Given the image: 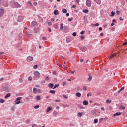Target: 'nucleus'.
<instances>
[{
	"mask_svg": "<svg viewBox=\"0 0 127 127\" xmlns=\"http://www.w3.org/2000/svg\"><path fill=\"white\" fill-rule=\"evenodd\" d=\"M0 3H2L3 6L5 7H7L8 6V3H7V0H0Z\"/></svg>",
	"mask_w": 127,
	"mask_h": 127,
	"instance_id": "nucleus-1",
	"label": "nucleus"
},
{
	"mask_svg": "<svg viewBox=\"0 0 127 127\" xmlns=\"http://www.w3.org/2000/svg\"><path fill=\"white\" fill-rule=\"evenodd\" d=\"M34 75L37 78V79H39V78H40L41 74L38 71H34Z\"/></svg>",
	"mask_w": 127,
	"mask_h": 127,
	"instance_id": "nucleus-2",
	"label": "nucleus"
},
{
	"mask_svg": "<svg viewBox=\"0 0 127 127\" xmlns=\"http://www.w3.org/2000/svg\"><path fill=\"white\" fill-rule=\"evenodd\" d=\"M21 100V97H18L15 100V105H18L19 104H20L21 103V101H20Z\"/></svg>",
	"mask_w": 127,
	"mask_h": 127,
	"instance_id": "nucleus-3",
	"label": "nucleus"
},
{
	"mask_svg": "<svg viewBox=\"0 0 127 127\" xmlns=\"http://www.w3.org/2000/svg\"><path fill=\"white\" fill-rule=\"evenodd\" d=\"M86 4L88 7H91V6L92 5V2H91V0H87L86 2Z\"/></svg>",
	"mask_w": 127,
	"mask_h": 127,
	"instance_id": "nucleus-4",
	"label": "nucleus"
},
{
	"mask_svg": "<svg viewBox=\"0 0 127 127\" xmlns=\"http://www.w3.org/2000/svg\"><path fill=\"white\" fill-rule=\"evenodd\" d=\"M14 5L16 8H20V7H21V5L19 4L17 2H15L14 3Z\"/></svg>",
	"mask_w": 127,
	"mask_h": 127,
	"instance_id": "nucleus-5",
	"label": "nucleus"
},
{
	"mask_svg": "<svg viewBox=\"0 0 127 127\" xmlns=\"http://www.w3.org/2000/svg\"><path fill=\"white\" fill-rule=\"evenodd\" d=\"M32 60H33V57L28 56L27 58V61H28V62H30V61H32Z\"/></svg>",
	"mask_w": 127,
	"mask_h": 127,
	"instance_id": "nucleus-6",
	"label": "nucleus"
},
{
	"mask_svg": "<svg viewBox=\"0 0 127 127\" xmlns=\"http://www.w3.org/2000/svg\"><path fill=\"white\" fill-rule=\"evenodd\" d=\"M3 14H4V10L2 8H0V16H3Z\"/></svg>",
	"mask_w": 127,
	"mask_h": 127,
	"instance_id": "nucleus-7",
	"label": "nucleus"
},
{
	"mask_svg": "<svg viewBox=\"0 0 127 127\" xmlns=\"http://www.w3.org/2000/svg\"><path fill=\"white\" fill-rule=\"evenodd\" d=\"M17 20H18V21H19V22L22 21V20H23V16H19Z\"/></svg>",
	"mask_w": 127,
	"mask_h": 127,
	"instance_id": "nucleus-8",
	"label": "nucleus"
},
{
	"mask_svg": "<svg viewBox=\"0 0 127 127\" xmlns=\"http://www.w3.org/2000/svg\"><path fill=\"white\" fill-rule=\"evenodd\" d=\"M36 25H37V22L33 21L31 23V26H36Z\"/></svg>",
	"mask_w": 127,
	"mask_h": 127,
	"instance_id": "nucleus-9",
	"label": "nucleus"
},
{
	"mask_svg": "<svg viewBox=\"0 0 127 127\" xmlns=\"http://www.w3.org/2000/svg\"><path fill=\"white\" fill-rule=\"evenodd\" d=\"M82 104L84 106H88V105H89V102L87 100H84L83 101Z\"/></svg>",
	"mask_w": 127,
	"mask_h": 127,
	"instance_id": "nucleus-10",
	"label": "nucleus"
},
{
	"mask_svg": "<svg viewBox=\"0 0 127 127\" xmlns=\"http://www.w3.org/2000/svg\"><path fill=\"white\" fill-rule=\"evenodd\" d=\"M39 30V28L38 27H36L35 28H34V31L35 32V33H37V32H38Z\"/></svg>",
	"mask_w": 127,
	"mask_h": 127,
	"instance_id": "nucleus-11",
	"label": "nucleus"
},
{
	"mask_svg": "<svg viewBox=\"0 0 127 127\" xmlns=\"http://www.w3.org/2000/svg\"><path fill=\"white\" fill-rule=\"evenodd\" d=\"M51 110H52V107L51 106L48 107L47 108V113H49V111H51Z\"/></svg>",
	"mask_w": 127,
	"mask_h": 127,
	"instance_id": "nucleus-12",
	"label": "nucleus"
},
{
	"mask_svg": "<svg viewBox=\"0 0 127 127\" xmlns=\"http://www.w3.org/2000/svg\"><path fill=\"white\" fill-rule=\"evenodd\" d=\"M121 115H122L121 112H116L114 114V117H116V116H121Z\"/></svg>",
	"mask_w": 127,
	"mask_h": 127,
	"instance_id": "nucleus-13",
	"label": "nucleus"
},
{
	"mask_svg": "<svg viewBox=\"0 0 127 127\" xmlns=\"http://www.w3.org/2000/svg\"><path fill=\"white\" fill-rule=\"evenodd\" d=\"M88 76L89 77L88 78V81H89V82H91L93 78L92 77V76H91V74H88Z\"/></svg>",
	"mask_w": 127,
	"mask_h": 127,
	"instance_id": "nucleus-14",
	"label": "nucleus"
},
{
	"mask_svg": "<svg viewBox=\"0 0 127 127\" xmlns=\"http://www.w3.org/2000/svg\"><path fill=\"white\" fill-rule=\"evenodd\" d=\"M76 97H78V98H80L82 96V94L80 92H77L76 93Z\"/></svg>",
	"mask_w": 127,
	"mask_h": 127,
	"instance_id": "nucleus-15",
	"label": "nucleus"
},
{
	"mask_svg": "<svg viewBox=\"0 0 127 127\" xmlns=\"http://www.w3.org/2000/svg\"><path fill=\"white\" fill-rule=\"evenodd\" d=\"M54 14H55V15H58L59 13H58V10H55L54 11Z\"/></svg>",
	"mask_w": 127,
	"mask_h": 127,
	"instance_id": "nucleus-16",
	"label": "nucleus"
},
{
	"mask_svg": "<svg viewBox=\"0 0 127 127\" xmlns=\"http://www.w3.org/2000/svg\"><path fill=\"white\" fill-rule=\"evenodd\" d=\"M33 96L31 95H29V96L26 97V100H31L32 99Z\"/></svg>",
	"mask_w": 127,
	"mask_h": 127,
	"instance_id": "nucleus-17",
	"label": "nucleus"
},
{
	"mask_svg": "<svg viewBox=\"0 0 127 127\" xmlns=\"http://www.w3.org/2000/svg\"><path fill=\"white\" fill-rule=\"evenodd\" d=\"M97 4H101V0H94Z\"/></svg>",
	"mask_w": 127,
	"mask_h": 127,
	"instance_id": "nucleus-18",
	"label": "nucleus"
},
{
	"mask_svg": "<svg viewBox=\"0 0 127 127\" xmlns=\"http://www.w3.org/2000/svg\"><path fill=\"white\" fill-rule=\"evenodd\" d=\"M34 94H36L37 93V89L36 88H34L33 89Z\"/></svg>",
	"mask_w": 127,
	"mask_h": 127,
	"instance_id": "nucleus-19",
	"label": "nucleus"
},
{
	"mask_svg": "<svg viewBox=\"0 0 127 127\" xmlns=\"http://www.w3.org/2000/svg\"><path fill=\"white\" fill-rule=\"evenodd\" d=\"M62 11L63 13H67V11L66 10V9H63L62 10Z\"/></svg>",
	"mask_w": 127,
	"mask_h": 127,
	"instance_id": "nucleus-20",
	"label": "nucleus"
},
{
	"mask_svg": "<svg viewBox=\"0 0 127 127\" xmlns=\"http://www.w3.org/2000/svg\"><path fill=\"white\" fill-rule=\"evenodd\" d=\"M11 95L10 93H8L5 96V99H7V98H9L10 97Z\"/></svg>",
	"mask_w": 127,
	"mask_h": 127,
	"instance_id": "nucleus-21",
	"label": "nucleus"
},
{
	"mask_svg": "<svg viewBox=\"0 0 127 127\" xmlns=\"http://www.w3.org/2000/svg\"><path fill=\"white\" fill-rule=\"evenodd\" d=\"M53 86H54V85H53V84H52V83H49V84H48V87H49V88H52V87H53Z\"/></svg>",
	"mask_w": 127,
	"mask_h": 127,
	"instance_id": "nucleus-22",
	"label": "nucleus"
},
{
	"mask_svg": "<svg viewBox=\"0 0 127 127\" xmlns=\"http://www.w3.org/2000/svg\"><path fill=\"white\" fill-rule=\"evenodd\" d=\"M64 28V24H61L60 27V29L61 30H62Z\"/></svg>",
	"mask_w": 127,
	"mask_h": 127,
	"instance_id": "nucleus-23",
	"label": "nucleus"
},
{
	"mask_svg": "<svg viewBox=\"0 0 127 127\" xmlns=\"http://www.w3.org/2000/svg\"><path fill=\"white\" fill-rule=\"evenodd\" d=\"M83 12H84V13H88L89 12V10H88V9H84L83 10Z\"/></svg>",
	"mask_w": 127,
	"mask_h": 127,
	"instance_id": "nucleus-24",
	"label": "nucleus"
},
{
	"mask_svg": "<svg viewBox=\"0 0 127 127\" xmlns=\"http://www.w3.org/2000/svg\"><path fill=\"white\" fill-rule=\"evenodd\" d=\"M124 89H125L124 87H122L120 89H119V90L118 91V93H121V92H122V91L124 90Z\"/></svg>",
	"mask_w": 127,
	"mask_h": 127,
	"instance_id": "nucleus-25",
	"label": "nucleus"
},
{
	"mask_svg": "<svg viewBox=\"0 0 127 127\" xmlns=\"http://www.w3.org/2000/svg\"><path fill=\"white\" fill-rule=\"evenodd\" d=\"M115 14H116V12L112 11L111 12V14L110 15V16L113 17V16H114V15H115Z\"/></svg>",
	"mask_w": 127,
	"mask_h": 127,
	"instance_id": "nucleus-26",
	"label": "nucleus"
},
{
	"mask_svg": "<svg viewBox=\"0 0 127 127\" xmlns=\"http://www.w3.org/2000/svg\"><path fill=\"white\" fill-rule=\"evenodd\" d=\"M58 87H59V84H56L54 87H53V90H54V89H56V88H58Z\"/></svg>",
	"mask_w": 127,
	"mask_h": 127,
	"instance_id": "nucleus-27",
	"label": "nucleus"
},
{
	"mask_svg": "<svg viewBox=\"0 0 127 127\" xmlns=\"http://www.w3.org/2000/svg\"><path fill=\"white\" fill-rule=\"evenodd\" d=\"M36 99L37 101H40V100H41L40 96H37L36 97Z\"/></svg>",
	"mask_w": 127,
	"mask_h": 127,
	"instance_id": "nucleus-28",
	"label": "nucleus"
},
{
	"mask_svg": "<svg viewBox=\"0 0 127 127\" xmlns=\"http://www.w3.org/2000/svg\"><path fill=\"white\" fill-rule=\"evenodd\" d=\"M49 93H51V94H55V90H50Z\"/></svg>",
	"mask_w": 127,
	"mask_h": 127,
	"instance_id": "nucleus-29",
	"label": "nucleus"
},
{
	"mask_svg": "<svg viewBox=\"0 0 127 127\" xmlns=\"http://www.w3.org/2000/svg\"><path fill=\"white\" fill-rule=\"evenodd\" d=\"M120 109H121V110H125V109H126V107H125V106H121L120 107Z\"/></svg>",
	"mask_w": 127,
	"mask_h": 127,
	"instance_id": "nucleus-30",
	"label": "nucleus"
},
{
	"mask_svg": "<svg viewBox=\"0 0 127 127\" xmlns=\"http://www.w3.org/2000/svg\"><path fill=\"white\" fill-rule=\"evenodd\" d=\"M92 26H99V23H96L95 24H92Z\"/></svg>",
	"mask_w": 127,
	"mask_h": 127,
	"instance_id": "nucleus-31",
	"label": "nucleus"
},
{
	"mask_svg": "<svg viewBox=\"0 0 127 127\" xmlns=\"http://www.w3.org/2000/svg\"><path fill=\"white\" fill-rule=\"evenodd\" d=\"M4 102H5L4 100H3L2 99H0V103H4Z\"/></svg>",
	"mask_w": 127,
	"mask_h": 127,
	"instance_id": "nucleus-32",
	"label": "nucleus"
},
{
	"mask_svg": "<svg viewBox=\"0 0 127 127\" xmlns=\"http://www.w3.org/2000/svg\"><path fill=\"white\" fill-rule=\"evenodd\" d=\"M77 116L78 117H82V113H80V112L78 113Z\"/></svg>",
	"mask_w": 127,
	"mask_h": 127,
	"instance_id": "nucleus-33",
	"label": "nucleus"
},
{
	"mask_svg": "<svg viewBox=\"0 0 127 127\" xmlns=\"http://www.w3.org/2000/svg\"><path fill=\"white\" fill-rule=\"evenodd\" d=\"M106 103L107 104H110L111 103V100H110L109 99H108L106 100Z\"/></svg>",
	"mask_w": 127,
	"mask_h": 127,
	"instance_id": "nucleus-34",
	"label": "nucleus"
},
{
	"mask_svg": "<svg viewBox=\"0 0 127 127\" xmlns=\"http://www.w3.org/2000/svg\"><path fill=\"white\" fill-rule=\"evenodd\" d=\"M41 84H42V85H44V84H45V80H43L41 82Z\"/></svg>",
	"mask_w": 127,
	"mask_h": 127,
	"instance_id": "nucleus-35",
	"label": "nucleus"
},
{
	"mask_svg": "<svg viewBox=\"0 0 127 127\" xmlns=\"http://www.w3.org/2000/svg\"><path fill=\"white\" fill-rule=\"evenodd\" d=\"M113 57H115V56H114L113 54H112L109 57V59H112V58H113Z\"/></svg>",
	"mask_w": 127,
	"mask_h": 127,
	"instance_id": "nucleus-36",
	"label": "nucleus"
},
{
	"mask_svg": "<svg viewBox=\"0 0 127 127\" xmlns=\"http://www.w3.org/2000/svg\"><path fill=\"white\" fill-rule=\"evenodd\" d=\"M94 123L95 124H97V123H98V119H94Z\"/></svg>",
	"mask_w": 127,
	"mask_h": 127,
	"instance_id": "nucleus-37",
	"label": "nucleus"
},
{
	"mask_svg": "<svg viewBox=\"0 0 127 127\" xmlns=\"http://www.w3.org/2000/svg\"><path fill=\"white\" fill-rule=\"evenodd\" d=\"M48 24L49 26H51V25H52V23L51 22H49L48 23Z\"/></svg>",
	"mask_w": 127,
	"mask_h": 127,
	"instance_id": "nucleus-38",
	"label": "nucleus"
},
{
	"mask_svg": "<svg viewBox=\"0 0 127 127\" xmlns=\"http://www.w3.org/2000/svg\"><path fill=\"white\" fill-rule=\"evenodd\" d=\"M53 115H54V116H56V115H57V112L54 111V112L53 113Z\"/></svg>",
	"mask_w": 127,
	"mask_h": 127,
	"instance_id": "nucleus-39",
	"label": "nucleus"
},
{
	"mask_svg": "<svg viewBox=\"0 0 127 127\" xmlns=\"http://www.w3.org/2000/svg\"><path fill=\"white\" fill-rule=\"evenodd\" d=\"M28 81H32V77H31V76H30L28 79Z\"/></svg>",
	"mask_w": 127,
	"mask_h": 127,
	"instance_id": "nucleus-40",
	"label": "nucleus"
},
{
	"mask_svg": "<svg viewBox=\"0 0 127 127\" xmlns=\"http://www.w3.org/2000/svg\"><path fill=\"white\" fill-rule=\"evenodd\" d=\"M83 89L84 91H87V87L86 86H84L83 88Z\"/></svg>",
	"mask_w": 127,
	"mask_h": 127,
	"instance_id": "nucleus-41",
	"label": "nucleus"
},
{
	"mask_svg": "<svg viewBox=\"0 0 127 127\" xmlns=\"http://www.w3.org/2000/svg\"><path fill=\"white\" fill-rule=\"evenodd\" d=\"M39 108V105H36L34 106V109H38Z\"/></svg>",
	"mask_w": 127,
	"mask_h": 127,
	"instance_id": "nucleus-42",
	"label": "nucleus"
},
{
	"mask_svg": "<svg viewBox=\"0 0 127 127\" xmlns=\"http://www.w3.org/2000/svg\"><path fill=\"white\" fill-rule=\"evenodd\" d=\"M57 66H59L60 68H62V65L61 64H57Z\"/></svg>",
	"mask_w": 127,
	"mask_h": 127,
	"instance_id": "nucleus-43",
	"label": "nucleus"
},
{
	"mask_svg": "<svg viewBox=\"0 0 127 127\" xmlns=\"http://www.w3.org/2000/svg\"><path fill=\"white\" fill-rule=\"evenodd\" d=\"M73 36H76L77 35V33L76 32H73L72 34Z\"/></svg>",
	"mask_w": 127,
	"mask_h": 127,
	"instance_id": "nucleus-44",
	"label": "nucleus"
},
{
	"mask_svg": "<svg viewBox=\"0 0 127 127\" xmlns=\"http://www.w3.org/2000/svg\"><path fill=\"white\" fill-rule=\"evenodd\" d=\"M37 67H38V66L37 65H35L33 66V68L34 69H37Z\"/></svg>",
	"mask_w": 127,
	"mask_h": 127,
	"instance_id": "nucleus-45",
	"label": "nucleus"
},
{
	"mask_svg": "<svg viewBox=\"0 0 127 127\" xmlns=\"http://www.w3.org/2000/svg\"><path fill=\"white\" fill-rule=\"evenodd\" d=\"M19 83H22L23 82V80H22V78H19Z\"/></svg>",
	"mask_w": 127,
	"mask_h": 127,
	"instance_id": "nucleus-46",
	"label": "nucleus"
},
{
	"mask_svg": "<svg viewBox=\"0 0 127 127\" xmlns=\"http://www.w3.org/2000/svg\"><path fill=\"white\" fill-rule=\"evenodd\" d=\"M32 127H37V125H36V124H33V125L32 126Z\"/></svg>",
	"mask_w": 127,
	"mask_h": 127,
	"instance_id": "nucleus-47",
	"label": "nucleus"
},
{
	"mask_svg": "<svg viewBox=\"0 0 127 127\" xmlns=\"http://www.w3.org/2000/svg\"><path fill=\"white\" fill-rule=\"evenodd\" d=\"M63 96L64 97V98H65V99H68V97L66 96V95H64Z\"/></svg>",
	"mask_w": 127,
	"mask_h": 127,
	"instance_id": "nucleus-48",
	"label": "nucleus"
},
{
	"mask_svg": "<svg viewBox=\"0 0 127 127\" xmlns=\"http://www.w3.org/2000/svg\"><path fill=\"white\" fill-rule=\"evenodd\" d=\"M80 38H81L82 40L84 39V38H85V36H84L83 35H82L80 36Z\"/></svg>",
	"mask_w": 127,
	"mask_h": 127,
	"instance_id": "nucleus-49",
	"label": "nucleus"
},
{
	"mask_svg": "<svg viewBox=\"0 0 127 127\" xmlns=\"http://www.w3.org/2000/svg\"><path fill=\"white\" fill-rule=\"evenodd\" d=\"M85 34V31H82L80 32V34L83 35Z\"/></svg>",
	"mask_w": 127,
	"mask_h": 127,
	"instance_id": "nucleus-50",
	"label": "nucleus"
},
{
	"mask_svg": "<svg viewBox=\"0 0 127 127\" xmlns=\"http://www.w3.org/2000/svg\"><path fill=\"white\" fill-rule=\"evenodd\" d=\"M127 45V42H124L122 44V45Z\"/></svg>",
	"mask_w": 127,
	"mask_h": 127,
	"instance_id": "nucleus-51",
	"label": "nucleus"
},
{
	"mask_svg": "<svg viewBox=\"0 0 127 127\" xmlns=\"http://www.w3.org/2000/svg\"><path fill=\"white\" fill-rule=\"evenodd\" d=\"M102 121H103V118H100L99 120V123H101L102 122Z\"/></svg>",
	"mask_w": 127,
	"mask_h": 127,
	"instance_id": "nucleus-52",
	"label": "nucleus"
},
{
	"mask_svg": "<svg viewBox=\"0 0 127 127\" xmlns=\"http://www.w3.org/2000/svg\"><path fill=\"white\" fill-rule=\"evenodd\" d=\"M33 4H34V5H35V6H36V5H37V2H34L33 3Z\"/></svg>",
	"mask_w": 127,
	"mask_h": 127,
	"instance_id": "nucleus-53",
	"label": "nucleus"
},
{
	"mask_svg": "<svg viewBox=\"0 0 127 127\" xmlns=\"http://www.w3.org/2000/svg\"><path fill=\"white\" fill-rule=\"evenodd\" d=\"M68 21H72L73 20V18H71L68 19Z\"/></svg>",
	"mask_w": 127,
	"mask_h": 127,
	"instance_id": "nucleus-54",
	"label": "nucleus"
},
{
	"mask_svg": "<svg viewBox=\"0 0 127 127\" xmlns=\"http://www.w3.org/2000/svg\"><path fill=\"white\" fill-rule=\"evenodd\" d=\"M66 84H67L66 82H64L63 83V86H65V85H66Z\"/></svg>",
	"mask_w": 127,
	"mask_h": 127,
	"instance_id": "nucleus-55",
	"label": "nucleus"
},
{
	"mask_svg": "<svg viewBox=\"0 0 127 127\" xmlns=\"http://www.w3.org/2000/svg\"><path fill=\"white\" fill-rule=\"evenodd\" d=\"M64 29H67L68 28V27L66 26H64Z\"/></svg>",
	"mask_w": 127,
	"mask_h": 127,
	"instance_id": "nucleus-56",
	"label": "nucleus"
},
{
	"mask_svg": "<svg viewBox=\"0 0 127 127\" xmlns=\"http://www.w3.org/2000/svg\"><path fill=\"white\" fill-rule=\"evenodd\" d=\"M87 97H89V96H92V94H91V93H88L87 94Z\"/></svg>",
	"mask_w": 127,
	"mask_h": 127,
	"instance_id": "nucleus-57",
	"label": "nucleus"
},
{
	"mask_svg": "<svg viewBox=\"0 0 127 127\" xmlns=\"http://www.w3.org/2000/svg\"><path fill=\"white\" fill-rule=\"evenodd\" d=\"M47 39V38H46L45 37H43V40H46Z\"/></svg>",
	"mask_w": 127,
	"mask_h": 127,
	"instance_id": "nucleus-58",
	"label": "nucleus"
},
{
	"mask_svg": "<svg viewBox=\"0 0 127 127\" xmlns=\"http://www.w3.org/2000/svg\"><path fill=\"white\" fill-rule=\"evenodd\" d=\"M76 7V5H73L72 7L71 8H75Z\"/></svg>",
	"mask_w": 127,
	"mask_h": 127,
	"instance_id": "nucleus-59",
	"label": "nucleus"
},
{
	"mask_svg": "<svg viewBox=\"0 0 127 127\" xmlns=\"http://www.w3.org/2000/svg\"><path fill=\"white\" fill-rule=\"evenodd\" d=\"M75 1L77 3H79V2H80V0H75Z\"/></svg>",
	"mask_w": 127,
	"mask_h": 127,
	"instance_id": "nucleus-60",
	"label": "nucleus"
},
{
	"mask_svg": "<svg viewBox=\"0 0 127 127\" xmlns=\"http://www.w3.org/2000/svg\"><path fill=\"white\" fill-rule=\"evenodd\" d=\"M101 110L102 111H105V108H104V107H101Z\"/></svg>",
	"mask_w": 127,
	"mask_h": 127,
	"instance_id": "nucleus-61",
	"label": "nucleus"
},
{
	"mask_svg": "<svg viewBox=\"0 0 127 127\" xmlns=\"http://www.w3.org/2000/svg\"><path fill=\"white\" fill-rule=\"evenodd\" d=\"M102 29H103V28H102V27H99V31H102Z\"/></svg>",
	"mask_w": 127,
	"mask_h": 127,
	"instance_id": "nucleus-62",
	"label": "nucleus"
},
{
	"mask_svg": "<svg viewBox=\"0 0 127 127\" xmlns=\"http://www.w3.org/2000/svg\"><path fill=\"white\" fill-rule=\"evenodd\" d=\"M70 126H72V127H74L75 126L74 124L70 123Z\"/></svg>",
	"mask_w": 127,
	"mask_h": 127,
	"instance_id": "nucleus-63",
	"label": "nucleus"
},
{
	"mask_svg": "<svg viewBox=\"0 0 127 127\" xmlns=\"http://www.w3.org/2000/svg\"><path fill=\"white\" fill-rule=\"evenodd\" d=\"M70 41H71L68 40V39H66V42H67V43H69V42H70Z\"/></svg>",
	"mask_w": 127,
	"mask_h": 127,
	"instance_id": "nucleus-64",
	"label": "nucleus"
}]
</instances>
